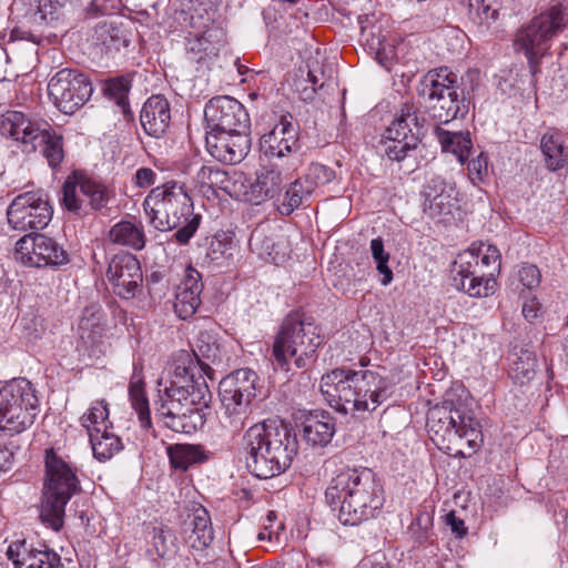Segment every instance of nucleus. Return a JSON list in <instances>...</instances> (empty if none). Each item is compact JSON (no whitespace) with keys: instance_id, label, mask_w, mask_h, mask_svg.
<instances>
[{"instance_id":"f257e3e1","label":"nucleus","mask_w":568,"mask_h":568,"mask_svg":"<svg viewBox=\"0 0 568 568\" xmlns=\"http://www.w3.org/2000/svg\"><path fill=\"white\" fill-rule=\"evenodd\" d=\"M211 398L202 375L195 377L186 368L178 367L170 385L159 390L155 418L175 433H195L206 422Z\"/></svg>"},{"instance_id":"f03ea898","label":"nucleus","mask_w":568,"mask_h":568,"mask_svg":"<svg viewBox=\"0 0 568 568\" xmlns=\"http://www.w3.org/2000/svg\"><path fill=\"white\" fill-rule=\"evenodd\" d=\"M321 392L343 414L374 412L393 393L392 382L373 371L335 368L321 378Z\"/></svg>"},{"instance_id":"7ed1b4c3","label":"nucleus","mask_w":568,"mask_h":568,"mask_svg":"<svg viewBox=\"0 0 568 568\" xmlns=\"http://www.w3.org/2000/svg\"><path fill=\"white\" fill-rule=\"evenodd\" d=\"M246 466L258 478L285 471L297 454L298 443L292 429L275 419L251 426L244 435Z\"/></svg>"},{"instance_id":"20e7f679","label":"nucleus","mask_w":568,"mask_h":568,"mask_svg":"<svg viewBox=\"0 0 568 568\" xmlns=\"http://www.w3.org/2000/svg\"><path fill=\"white\" fill-rule=\"evenodd\" d=\"M325 498L328 505L339 506V521L352 526L373 518L385 500L382 485L368 468L337 474L326 488Z\"/></svg>"},{"instance_id":"39448f33","label":"nucleus","mask_w":568,"mask_h":568,"mask_svg":"<svg viewBox=\"0 0 568 568\" xmlns=\"http://www.w3.org/2000/svg\"><path fill=\"white\" fill-rule=\"evenodd\" d=\"M426 425L434 445L453 457H471L484 443L479 420L462 404L445 400L434 406Z\"/></svg>"},{"instance_id":"423d86ee","label":"nucleus","mask_w":568,"mask_h":568,"mask_svg":"<svg viewBox=\"0 0 568 568\" xmlns=\"http://www.w3.org/2000/svg\"><path fill=\"white\" fill-rule=\"evenodd\" d=\"M143 207L156 230L178 229L174 236L180 244L190 241L201 222L185 186L175 181L153 187L144 199Z\"/></svg>"},{"instance_id":"0eeeda50","label":"nucleus","mask_w":568,"mask_h":568,"mask_svg":"<svg viewBox=\"0 0 568 568\" xmlns=\"http://www.w3.org/2000/svg\"><path fill=\"white\" fill-rule=\"evenodd\" d=\"M322 345L320 328L312 317L293 312L283 320L274 338L272 355L276 366L290 373L292 364L296 369H307L317 359Z\"/></svg>"},{"instance_id":"6e6552de","label":"nucleus","mask_w":568,"mask_h":568,"mask_svg":"<svg viewBox=\"0 0 568 568\" xmlns=\"http://www.w3.org/2000/svg\"><path fill=\"white\" fill-rule=\"evenodd\" d=\"M499 250L481 243L458 254L452 267V285L470 297H487L495 293V275L500 270Z\"/></svg>"},{"instance_id":"1a4fd4ad","label":"nucleus","mask_w":568,"mask_h":568,"mask_svg":"<svg viewBox=\"0 0 568 568\" xmlns=\"http://www.w3.org/2000/svg\"><path fill=\"white\" fill-rule=\"evenodd\" d=\"M0 134L20 143L26 153L41 148L52 169H57L64 159L63 136L48 122L32 120L20 111L10 110L0 116Z\"/></svg>"},{"instance_id":"9d476101","label":"nucleus","mask_w":568,"mask_h":568,"mask_svg":"<svg viewBox=\"0 0 568 568\" xmlns=\"http://www.w3.org/2000/svg\"><path fill=\"white\" fill-rule=\"evenodd\" d=\"M418 92L429 116L438 123H449L469 112L470 100L458 85L457 74L447 67L428 71Z\"/></svg>"},{"instance_id":"9b49d317","label":"nucleus","mask_w":568,"mask_h":568,"mask_svg":"<svg viewBox=\"0 0 568 568\" xmlns=\"http://www.w3.org/2000/svg\"><path fill=\"white\" fill-rule=\"evenodd\" d=\"M45 480L41 504L42 523L58 531L63 525L64 508L72 495L79 489L74 469L64 462L53 448L45 449Z\"/></svg>"},{"instance_id":"f8f14e48","label":"nucleus","mask_w":568,"mask_h":568,"mask_svg":"<svg viewBox=\"0 0 568 568\" xmlns=\"http://www.w3.org/2000/svg\"><path fill=\"white\" fill-rule=\"evenodd\" d=\"M39 399L32 384L17 378L0 387V434L12 437L32 427Z\"/></svg>"},{"instance_id":"ddd939ff","label":"nucleus","mask_w":568,"mask_h":568,"mask_svg":"<svg viewBox=\"0 0 568 568\" xmlns=\"http://www.w3.org/2000/svg\"><path fill=\"white\" fill-rule=\"evenodd\" d=\"M567 14L560 1H554L545 11L520 28L514 41L517 51H523L534 69L546 54L551 40L564 30Z\"/></svg>"},{"instance_id":"4468645a","label":"nucleus","mask_w":568,"mask_h":568,"mask_svg":"<svg viewBox=\"0 0 568 568\" xmlns=\"http://www.w3.org/2000/svg\"><path fill=\"white\" fill-rule=\"evenodd\" d=\"M258 376L250 368H240L220 382L223 407L222 424L240 432L251 414V403L257 395Z\"/></svg>"},{"instance_id":"2eb2a0df","label":"nucleus","mask_w":568,"mask_h":568,"mask_svg":"<svg viewBox=\"0 0 568 568\" xmlns=\"http://www.w3.org/2000/svg\"><path fill=\"white\" fill-rule=\"evenodd\" d=\"M114 197L113 189L83 171H73L62 185L63 207L79 216L102 212Z\"/></svg>"},{"instance_id":"dca6fc26","label":"nucleus","mask_w":568,"mask_h":568,"mask_svg":"<svg viewBox=\"0 0 568 568\" xmlns=\"http://www.w3.org/2000/svg\"><path fill=\"white\" fill-rule=\"evenodd\" d=\"M260 150L287 172H295L301 166L300 129L291 114L282 115L273 129L261 136Z\"/></svg>"},{"instance_id":"f3484780","label":"nucleus","mask_w":568,"mask_h":568,"mask_svg":"<svg viewBox=\"0 0 568 568\" xmlns=\"http://www.w3.org/2000/svg\"><path fill=\"white\" fill-rule=\"evenodd\" d=\"M425 120L418 116V110L413 104H404L386 129L385 138L388 144L385 154L392 161L400 162L419 150V140L424 134Z\"/></svg>"},{"instance_id":"a211bd4d","label":"nucleus","mask_w":568,"mask_h":568,"mask_svg":"<svg viewBox=\"0 0 568 568\" xmlns=\"http://www.w3.org/2000/svg\"><path fill=\"white\" fill-rule=\"evenodd\" d=\"M92 92L89 78L75 69L59 70L48 83L50 99L65 114H72L83 106Z\"/></svg>"},{"instance_id":"6ab92c4d","label":"nucleus","mask_w":568,"mask_h":568,"mask_svg":"<svg viewBox=\"0 0 568 568\" xmlns=\"http://www.w3.org/2000/svg\"><path fill=\"white\" fill-rule=\"evenodd\" d=\"M292 173L285 171L281 163H271L262 166L253 180L240 176V187L234 192L242 201L254 205L274 201L281 196L284 179Z\"/></svg>"},{"instance_id":"aec40b11","label":"nucleus","mask_w":568,"mask_h":568,"mask_svg":"<svg viewBox=\"0 0 568 568\" xmlns=\"http://www.w3.org/2000/svg\"><path fill=\"white\" fill-rule=\"evenodd\" d=\"M16 258L26 266H60L69 262L67 251L53 239L37 232L16 243Z\"/></svg>"},{"instance_id":"412c9836","label":"nucleus","mask_w":568,"mask_h":568,"mask_svg":"<svg viewBox=\"0 0 568 568\" xmlns=\"http://www.w3.org/2000/svg\"><path fill=\"white\" fill-rule=\"evenodd\" d=\"M9 225L19 232L44 229L52 219L49 202L39 194L27 192L18 195L7 210Z\"/></svg>"},{"instance_id":"4be33fe9","label":"nucleus","mask_w":568,"mask_h":568,"mask_svg":"<svg viewBox=\"0 0 568 568\" xmlns=\"http://www.w3.org/2000/svg\"><path fill=\"white\" fill-rule=\"evenodd\" d=\"M204 116L209 132H237L250 130L251 125L243 104L227 95L212 98L205 105Z\"/></svg>"},{"instance_id":"5701e85b","label":"nucleus","mask_w":568,"mask_h":568,"mask_svg":"<svg viewBox=\"0 0 568 568\" xmlns=\"http://www.w3.org/2000/svg\"><path fill=\"white\" fill-rule=\"evenodd\" d=\"M106 278L119 297L124 300L135 297L143 282L139 260L128 252L115 254L109 263Z\"/></svg>"},{"instance_id":"b1692460","label":"nucleus","mask_w":568,"mask_h":568,"mask_svg":"<svg viewBox=\"0 0 568 568\" xmlns=\"http://www.w3.org/2000/svg\"><path fill=\"white\" fill-rule=\"evenodd\" d=\"M206 150L217 161L224 164H237L248 154L251 138L248 130L237 132H207Z\"/></svg>"},{"instance_id":"393cba45","label":"nucleus","mask_w":568,"mask_h":568,"mask_svg":"<svg viewBox=\"0 0 568 568\" xmlns=\"http://www.w3.org/2000/svg\"><path fill=\"white\" fill-rule=\"evenodd\" d=\"M7 556L16 568H64L60 555L47 545L34 547L26 539L11 542Z\"/></svg>"},{"instance_id":"a878e982","label":"nucleus","mask_w":568,"mask_h":568,"mask_svg":"<svg viewBox=\"0 0 568 568\" xmlns=\"http://www.w3.org/2000/svg\"><path fill=\"white\" fill-rule=\"evenodd\" d=\"M224 44V31L221 28L212 27L202 33H190L185 38V52L193 62H207L219 55Z\"/></svg>"},{"instance_id":"bb28decb","label":"nucleus","mask_w":568,"mask_h":568,"mask_svg":"<svg viewBox=\"0 0 568 568\" xmlns=\"http://www.w3.org/2000/svg\"><path fill=\"white\" fill-rule=\"evenodd\" d=\"M105 327L106 316L102 306L99 304L85 306L77 328L80 346L94 351L103 341Z\"/></svg>"},{"instance_id":"cd10ccee","label":"nucleus","mask_w":568,"mask_h":568,"mask_svg":"<svg viewBox=\"0 0 568 568\" xmlns=\"http://www.w3.org/2000/svg\"><path fill=\"white\" fill-rule=\"evenodd\" d=\"M202 291L201 274L195 268L187 267L175 294L174 311L180 318L186 320L196 312L201 305Z\"/></svg>"},{"instance_id":"c85d7f7f","label":"nucleus","mask_w":568,"mask_h":568,"mask_svg":"<svg viewBox=\"0 0 568 568\" xmlns=\"http://www.w3.org/2000/svg\"><path fill=\"white\" fill-rule=\"evenodd\" d=\"M140 122L149 135L162 136L171 122L169 101L160 94L150 97L142 106Z\"/></svg>"},{"instance_id":"c756f323","label":"nucleus","mask_w":568,"mask_h":568,"mask_svg":"<svg viewBox=\"0 0 568 568\" xmlns=\"http://www.w3.org/2000/svg\"><path fill=\"white\" fill-rule=\"evenodd\" d=\"M181 535L185 544L195 550H204L214 539L211 518L206 509L197 508L184 520Z\"/></svg>"},{"instance_id":"7c9ffc66","label":"nucleus","mask_w":568,"mask_h":568,"mask_svg":"<svg viewBox=\"0 0 568 568\" xmlns=\"http://www.w3.org/2000/svg\"><path fill=\"white\" fill-rule=\"evenodd\" d=\"M335 430L334 417L326 410L311 412L302 423V436L314 447H324L331 443Z\"/></svg>"},{"instance_id":"2f4dec72","label":"nucleus","mask_w":568,"mask_h":568,"mask_svg":"<svg viewBox=\"0 0 568 568\" xmlns=\"http://www.w3.org/2000/svg\"><path fill=\"white\" fill-rule=\"evenodd\" d=\"M109 239L113 244L140 251L145 246V234L141 223L120 221L109 231Z\"/></svg>"},{"instance_id":"473e14b6","label":"nucleus","mask_w":568,"mask_h":568,"mask_svg":"<svg viewBox=\"0 0 568 568\" xmlns=\"http://www.w3.org/2000/svg\"><path fill=\"white\" fill-rule=\"evenodd\" d=\"M510 361L509 376L515 383L523 385L535 377L537 358L532 351L524 347L518 348L516 346L511 353Z\"/></svg>"},{"instance_id":"72a5a7b5","label":"nucleus","mask_w":568,"mask_h":568,"mask_svg":"<svg viewBox=\"0 0 568 568\" xmlns=\"http://www.w3.org/2000/svg\"><path fill=\"white\" fill-rule=\"evenodd\" d=\"M434 132L443 151L455 154L460 163L468 159L473 145L468 131L450 132L437 125Z\"/></svg>"},{"instance_id":"f704fd0d","label":"nucleus","mask_w":568,"mask_h":568,"mask_svg":"<svg viewBox=\"0 0 568 568\" xmlns=\"http://www.w3.org/2000/svg\"><path fill=\"white\" fill-rule=\"evenodd\" d=\"M193 353L201 364L202 371L207 374L211 367L204 361L212 364L221 363V349L215 334L211 331H200L195 339Z\"/></svg>"},{"instance_id":"c9c22d12","label":"nucleus","mask_w":568,"mask_h":568,"mask_svg":"<svg viewBox=\"0 0 568 568\" xmlns=\"http://www.w3.org/2000/svg\"><path fill=\"white\" fill-rule=\"evenodd\" d=\"M314 193V184L304 175L297 178L288 184L284 200L280 205V212L283 215H290L295 209L310 200Z\"/></svg>"},{"instance_id":"e433bc0d","label":"nucleus","mask_w":568,"mask_h":568,"mask_svg":"<svg viewBox=\"0 0 568 568\" xmlns=\"http://www.w3.org/2000/svg\"><path fill=\"white\" fill-rule=\"evenodd\" d=\"M89 437L93 455L100 462L111 459L123 448L120 437L110 432L109 428L100 430L97 428Z\"/></svg>"},{"instance_id":"4c0bfd02","label":"nucleus","mask_w":568,"mask_h":568,"mask_svg":"<svg viewBox=\"0 0 568 568\" xmlns=\"http://www.w3.org/2000/svg\"><path fill=\"white\" fill-rule=\"evenodd\" d=\"M129 396L131 400V405L136 412L139 419L143 427L151 426V416L149 408V399L146 397L144 390V381L143 376L138 368H134L132 374L130 385H129Z\"/></svg>"},{"instance_id":"58836bf2","label":"nucleus","mask_w":568,"mask_h":568,"mask_svg":"<svg viewBox=\"0 0 568 568\" xmlns=\"http://www.w3.org/2000/svg\"><path fill=\"white\" fill-rule=\"evenodd\" d=\"M467 8L468 19L478 28L488 30L497 21L499 9L490 0H462Z\"/></svg>"},{"instance_id":"ea45409f","label":"nucleus","mask_w":568,"mask_h":568,"mask_svg":"<svg viewBox=\"0 0 568 568\" xmlns=\"http://www.w3.org/2000/svg\"><path fill=\"white\" fill-rule=\"evenodd\" d=\"M540 149L549 170L557 171L566 164L568 153L564 149L559 134L545 133L540 141Z\"/></svg>"},{"instance_id":"a19ab883","label":"nucleus","mask_w":568,"mask_h":568,"mask_svg":"<svg viewBox=\"0 0 568 568\" xmlns=\"http://www.w3.org/2000/svg\"><path fill=\"white\" fill-rule=\"evenodd\" d=\"M68 0H14L13 6H27V14L39 17L41 21L51 22L60 18Z\"/></svg>"},{"instance_id":"79ce46f5","label":"nucleus","mask_w":568,"mask_h":568,"mask_svg":"<svg viewBox=\"0 0 568 568\" xmlns=\"http://www.w3.org/2000/svg\"><path fill=\"white\" fill-rule=\"evenodd\" d=\"M170 463L174 469L187 470L190 466L204 459L200 446L191 444H175L166 448Z\"/></svg>"},{"instance_id":"37998d69","label":"nucleus","mask_w":568,"mask_h":568,"mask_svg":"<svg viewBox=\"0 0 568 568\" xmlns=\"http://www.w3.org/2000/svg\"><path fill=\"white\" fill-rule=\"evenodd\" d=\"M81 425L88 430L89 436L97 428H110L112 424L109 422V409L104 400H98L84 413L80 419Z\"/></svg>"},{"instance_id":"c03bdc74","label":"nucleus","mask_w":568,"mask_h":568,"mask_svg":"<svg viewBox=\"0 0 568 568\" xmlns=\"http://www.w3.org/2000/svg\"><path fill=\"white\" fill-rule=\"evenodd\" d=\"M129 91L130 83L123 78L110 80L106 84L108 94L115 101L116 105L121 109L124 119L128 121L133 119L128 100Z\"/></svg>"},{"instance_id":"a18cd8bd","label":"nucleus","mask_w":568,"mask_h":568,"mask_svg":"<svg viewBox=\"0 0 568 568\" xmlns=\"http://www.w3.org/2000/svg\"><path fill=\"white\" fill-rule=\"evenodd\" d=\"M196 183L201 189H226L225 182L227 181L226 172L215 168L203 165L196 173Z\"/></svg>"},{"instance_id":"49530a36","label":"nucleus","mask_w":568,"mask_h":568,"mask_svg":"<svg viewBox=\"0 0 568 568\" xmlns=\"http://www.w3.org/2000/svg\"><path fill=\"white\" fill-rule=\"evenodd\" d=\"M433 528V516L427 511H420L409 526V531L419 545L430 541Z\"/></svg>"},{"instance_id":"de8ad7c7","label":"nucleus","mask_w":568,"mask_h":568,"mask_svg":"<svg viewBox=\"0 0 568 568\" xmlns=\"http://www.w3.org/2000/svg\"><path fill=\"white\" fill-rule=\"evenodd\" d=\"M304 176L314 184L315 191L318 185L329 183L334 179L335 173L323 164L312 163Z\"/></svg>"},{"instance_id":"09e8293b","label":"nucleus","mask_w":568,"mask_h":568,"mask_svg":"<svg viewBox=\"0 0 568 568\" xmlns=\"http://www.w3.org/2000/svg\"><path fill=\"white\" fill-rule=\"evenodd\" d=\"M424 194L426 197L425 210H428L430 215L435 216L450 212V205L446 201L447 196H445L443 193L433 195L432 192L425 190Z\"/></svg>"},{"instance_id":"8fccbe9b","label":"nucleus","mask_w":568,"mask_h":568,"mask_svg":"<svg viewBox=\"0 0 568 568\" xmlns=\"http://www.w3.org/2000/svg\"><path fill=\"white\" fill-rule=\"evenodd\" d=\"M171 537L169 532L163 529H154L152 537V545L159 557L165 558L166 556L174 552V545L172 540L168 542V538Z\"/></svg>"},{"instance_id":"3c124183","label":"nucleus","mask_w":568,"mask_h":568,"mask_svg":"<svg viewBox=\"0 0 568 568\" xmlns=\"http://www.w3.org/2000/svg\"><path fill=\"white\" fill-rule=\"evenodd\" d=\"M518 277L525 287L534 288L539 285L541 274L536 265L524 264L518 271Z\"/></svg>"},{"instance_id":"603ef678","label":"nucleus","mask_w":568,"mask_h":568,"mask_svg":"<svg viewBox=\"0 0 568 568\" xmlns=\"http://www.w3.org/2000/svg\"><path fill=\"white\" fill-rule=\"evenodd\" d=\"M468 174L471 181H483L488 173V158L484 153H480L476 159H473L468 163Z\"/></svg>"},{"instance_id":"864d4df0","label":"nucleus","mask_w":568,"mask_h":568,"mask_svg":"<svg viewBox=\"0 0 568 568\" xmlns=\"http://www.w3.org/2000/svg\"><path fill=\"white\" fill-rule=\"evenodd\" d=\"M134 182L138 187H149L156 182V173L150 168H140L134 174Z\"/></svg>"},{"instance_id":"5fc2aeb1","label":"nucleus","mask_w":568,"mask_h":568,"mask_svg":"<svg viewBox=\"0 0 568 568\" xmlns=\"http://www.w3.org/2000/svg\"><path fill=\"white\" fill-rule=\"evenodd\" d=\"M226 251L227 243L223 240L214 237L210 243L206 256L210 258V261L217 262L225 255Z\"/></svg>"},{"instance_id":"6e6d98bb","label":"nucleus","mask_w":568,"mask_h":568,"mask_svg":"<svg viewBox=\"0 0 568 568\" xmlns=\"http://www.w3.org/2000/svg\"><path fill=\"white\" fill-rule=\"evenodd\" d=\"M445 523L457 538H463L467 534L464 520L457 517L455 511H450L446 515Z\"/></svg>"},{"instance_id":"4d7b16f0","label":"nucleus","mask_w":568,"mask_h":568,"mask_svg":"<svg viewBox=\"0 0 568 568\" xmlns=\"http://www.w3.org/2000/svg\"><path fill=\"white\" fill-rule=\"evenodd\" d=\"M540 311V303L537 298H530L523 305V315L528 321H534L538 317Z\"/></svg>"},{"instance_id":"13d9d810","label":"nucleus","mask_w":568,"mask_h":568,"mask_svg":"<svg viewBox=\"0 0 568 568\" xmlns=\"http://www.w3.org/2000/svg\"><path fill=\"white\" fill-rule=\"evenodd\" d=\"M371 251L375 262L389 258V253L385 252L384 243L381 237H376L371 241Z\"/></svg>"},{"instance_id":"bf43d9fd","label":"nucleus","mask_w":568,"mask_h":568,"mask_svg":"<svg viewBox=\"0 0 568 568\" xmlns=\"http://www.w3.org/2000/svg\"><path fill=\"white\" fill-rule=\"evenodd\" d=\"M389 258L381 260L376 262V268L379 274L383 275L381 283L383 285H388L393 281V272L388 266Z\"/></svg>"},{"instance_id":"052dcab7","label":"nucleus","mask_w":568,"mask_h":568,"mask_svg":"<svg viewBox=\"0 0 568 568\" xmlns=\"http://www.w3.org/2000/svg\"><path fill=\"white\" fill-rule=\"evenodd\" d=\"M301 84H303V83L300 81L295 82V90L298 93L300 99L305 102L313 101L315 98L317 88L311 87V85H310V88H301Z\"/></svg>"},{"instance_id":"680f3d73","label":"nucleus","mask_w":568,"mask_h":568,"mask_svg":"<svg viewBox=\"0 0 568 568\" xmlns=\"http://www.w3.org/2000/svg\"><path fill=\"white\" fill-rule=\"evenodd\" d=\"M13 454L7 448L0 446V471H6L10 468Z\"/></svg>"},{"instance_id":"e2e57ef3","label":"nucleus","mask_w":568,"mask_h":568,"mask_svg":"<svg viewBox=\"0 0 568 568\" xmlns=\"http://www.w3.org/2000/svg\"><path fill=\"white\" fill-rule=\"evenodd\" d=\"M373 29H374V27L369 31V34L373 36L372 40L366 38V41L371 42L369 43V48L373 49V50H376L377 55H381L382 50H384L383 41L381 40V38H377L376 40L374 39V31H373ZM362 33H363V37H367L366 29H363Z\"/></svg>"},{"instance_id":"0e129e2a","label":"nucleus","mask_w":568,"mask_h":568,"mask_svg":"<svg viewBox=\"0 0 568 568\" xmlns=\"http://www.w3.org/2000/svg\"><path fill=\"white\" fill-rule=\"evenodd\" d=\"M257 539L258 540H268V541L275 540L276 542H278L280 531L278 530L273 531L270 529V527L266 526V527H264V529L262 531L258 532Z\"/></svg>"},{"instance_id":"69168bd1","label":"nucleus","mask_w":568,"mask_h":568,"mask_svg":"<svg viewBox=\"0 0 568 568\" xmlns=\"http://www.w3.org/2000/svg\"><path fill=\"white\" fill-rule=\"evenodd\" d=\"M356 568H390L387 562L376 561L371 558L363 559Z\"/></svg>"},{"instance_id":"338daca9","label":"nucleus","mask_w":568,"mask_h":568,"mask_svg":"<svg viewBox=\"0 0 568 568\" xmlns=\"http://www.w3.org/2000/svg\"><path fill=\"white\" fill-rule=\"evenodd\" d=\"M300 82H302V83L307 82V83H310L311 87H316L317 88L318 79H317V77L311 70H308L307 71V78L303 79V80H300Z\"/></svg>"},{"instance_id":"774afa93","label":"nucleus","mask_w":568,"mask_h":568,"mask_svg":"<svg viewBox=\"0 0 568 568\" xmlns=\"http://www.w3.org/2000/svg\"><path fill=\"white\" fill-rule=\"evenodd\" d=\"M99 1H100V0H93V1L91 2L90 9H91L92 11H94L95 13L104 14V13H105V10L100 6Z\"/></svg>"}]
</instances>
